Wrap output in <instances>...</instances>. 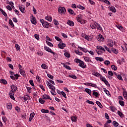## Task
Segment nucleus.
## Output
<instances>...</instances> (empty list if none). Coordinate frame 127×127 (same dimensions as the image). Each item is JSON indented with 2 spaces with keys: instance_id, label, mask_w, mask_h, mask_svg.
<instances>
[{
  "instance_id": "nucleus-5",
  "label": "nucleus",
  "mask_w": 127,
  "mask_h": 127,
  "mask_svg": "<svg viewBox=\"0 0 127 127\" xmlns=\"http://www.w3.org/2000/svg\"><path fill=\"white\" fill-rule=\"evenodd\" d=\"M10 88L12 93H14V92H16V91L17 90V87L16 85H12L10 86Z\"/></svg>"
},
{
  "instance_id": "nucleus-60",
  "label": "nucleus",
  "mask_w": 127,
  "mask_h": 127,
  "mask_svg": "<svg viewBox=\"0 0 127 127\" xmlns=\"http://www.w3.org/2000/svg\"><path fill=\"white\" fill-rule=\"evenodd\" d=\"M86 103L91 105H94V103L93 101L88 100L86 101Z\"/></svg>"
},
{
  "instance_id": "nucleus-22",
  "label": "nucleus",
  "mask_w": 127,
  "mask_h": 127,
  "mask_svg": "<svg viewBox=\"0 0 127 127\" xmlns=\"http://www.w3.org/2000/svg\"><path fill=\"white\" fill-rule=\"evenodd\" d=\"M49 88L51 90H52L53 92H55V90H56V88L55 87V86L51 84L49 87Z\"/></svg>"
},
{
  "instance_id": "nucleus-33",
  "label": "nucleus",
  "mask_w": 127,
  "mask_h": 127,
  "mask_svg": "<svg viewBox=\"0 0 127 127\" xmlns=\"http://www.w3.org/2000/svg\"><path fill=\"white\" fill-rule=\"evenodd\" d=\"M41 67L44 69H47L48 68V65L45 64H42L41 65Z\"/></svg>"
},
{
  "instance_id": "nucleus-32",
  "label": "nucleus",
  "mask_w": 127,
  "mask_h": 127,
  "mask_svg": "<svg viewBox=\"0 0 127 127\" xmlns=\"http://www.w3.org/2000/svg\"><path fill=\"white\" fill-rule=\"evenodd\" d=\"M19 72L20 74H21L23 76H25V71H24V70L20 69Z\"/></svg>"
},
{
  "instance_id": "nucleus-28",
  "label": "nucleus",
  "mask_w": 127,
  "mask_h": 127,
  "mask_svg": "<svg viewBox=\"0 0 127 127\" xmlns=\"http://www.w3.org/2000/svg\"><path fill=\"white\" fill-rule=\"evenodd\" d=\"M45 19L49 22H51L52 21V17L50 16H47L45 17Z\"/></svg>"
},
{
  "instance_id": "nucleus-59",
  "label": "nucleus",
  "mask_w": 127,
  "mask_h": 127,
  "mask_svg": "<svg viewBox=\"0 0 127 127\" xmlns=\"http://www.w3.org/2000/svg\"><path fill=\"white\" fill-rule=\"evenodd\" d=\"M46 43L47 44V45H48L49 46H50V47H53V45L51 42L46 41Z\"/></svg>"
},
{
  "instance_id": "nucleus-45",
  "label": "nucleus",
  "mask_w": 127,
  "mask_h": 127,
  "mask_svg": "<svg viewBox=\"0 0 127 127\" xmlns=\"http://www.w3.org/2000/svg\"><path fill=\"white\" fill-rule=\"evenodd\" d=\"M119 102L120 105L121 106H122V107H124L125 106V102H124V101L120 100Z\"/></svg>"
},
{
  "instance_id": "nucleus-34",
  "label": "nucleus",
  "mask_w": 127,
  "mask_h": 127,
  "mask_svg": "<svg viewBox=\"0 0 127 127\" xmlns=\"http://www.w3.org/2000/svg\"><path fill=\"white\" fill-rule=\"evenodd\" d=\"M82 16L81 15H78L77 17H76V19L78 22H79L81 20H82Z\"/></svg>"
},
{
  "instance_id": "nucleus-57",
  "label": "nucleus",
  "mask_w": 127,
  "mask_h": 127,
  "mask_svg": "<svg viewBox=\"0 0 127 127\" xmlns=\"http://www.w3.org/2000/svg\"><path fill=\"white\" fill-rule=\"evenodd\" d=\"M47 76H48V77H49L51 79L53 80L54 76L52 75H51L49 73H48L47 74Z\"/></svg>"
},
{
  "instance_id": "nucleus-37",
  "label": "nucleus",
  "mask_w": 127,
  "mask_h": 127,
  "mask_svg": "<svg viewBox=\"0 0 127 127\" xmlns=\"http://www.w3.org/2000/svg\"><path fill=\"white\" fill-rule=\"evenodd\" d=\"M39 102L40 104H44L45 103V100L40 98L39 99Z\"/></svg>"
},
{
  "instance_id": "nucleus-16",
  "label": "nucleus",
  "mask_w": 127,
  "mask_h": 127,
  "mask_svg": "<svg viewBox=\"0 0 127 127\" xmlns=\"http://www.w3.org/2000/svg\"><path fill=\"white\" fill-rule=\"evenodd\" d=\"M9 95H10V98L13 100H14L15 98H14V93L13 92H9Z\"/></svg>"
},
{
  "instance_id": "nucleus-1",
  "label": "nucleus",
  "mask_w": 127,
  "mask_h": 127,
  "mask_svg": "<svg viewBox=\"0 0 127 127\" xmlns=\"http://www.w3.org/2000/svg\"><path fill=\"white\" fill-rule=\"evenodd\" d=\"M74 62L79 64V66L82 68H85L87 67L86 64L82 61L78 59H75L74 60Z\"/></svg>"
},
{
  "instance_id": "nucleus-48",
  "label": "nucleus",
  "mask_w": 127,
  "mask_h": 127,
  "mask_svg": "<svg viewBox=\"0 0 127 127\" xmlns=\"http://www.w3.org/2000/svg\"><path fill=\"white\" fill-rule=\"evenodd\" d=\"M100 79L102 81L104 82L107 80L106 78L104 77L102 75H101V77H100Z\"/></svg>"
},
{
  "instance_id": "nucleus-4",
  "label": "nucleus",
  "mask_w": 127,
  "mask_h": 127,
  "mask_svg": "<svg viewBox=\"0 0 127 127\" xmlns=\"http://www.w3.org/2000/svg\"><path fill=\"white\" fill-rule=\"evenodd\" d=\"M19 9L22 13H25V12H26L25 8H24V6H23V5H19Z\"/></svg>"
},
{
  "instance_id": "nucleus-23",
  "label": "nucleus",
  "mask_w": 127,
  "mask_h": 127,
  "mask_svg": "<svg viewBox=\"0 0 127 127\" xmlns=\"http://www.w3.org/2000/svg\"><path fill=\"white\" fill-rule=\"evenodd\" d=\"M98 38L101 42L104 41V38L101 34L98 35Z\"/></svg>"
},
{
  "instance_id": "nucleus-41",
  "label": "nucleus",
  "mask_w": 127,
  "mask_h": 127,
  "mask_svg": "<svg viewBox=\"0 0 127 127\" xmlns=\"http://www.w3.org/2000/svg\"><path fill=\"white\" fill-rule=\"evenodd\" d=\"M9 24L12 27H14V24H13V22L11 19L9 20Z\"/></svg>"
},
{
  "instance_id": "nucleus-42",
  "label": "nucleus",
  "mask_w": 127,
  "mask_h": 127,
  "mask_svg": "<svg viewBox=\"0 0 127 127\" xmlns=\"http://www.w3.org/2000/svg\"><path fill=\"white\" fill-rule=\"evenodd\" d=\"M118 114L122 118H124V114L120 111H118Z\"/></svg>"
},
{
  "instance_id": "nucleus-64",
  "label": "nucleus",
  "mask_w": 127,
  "mask_h": 127,
  "mask_svg": "<svg viewBox=\"0 0 127 127\" xmlns=\"http://www.w3.org/2000/svg\"><path fill=\"white\" fill-rule=\"evenodd\" d=\"M108 74L111 76H113L114 75V73L112 71V70L108 71Z\"/></svg>"
},
{
  "instance_id": "nucleus-56",
  "label": "nucleus",
  "mask_w": 127,
  "mask_h": 127,
  "mask_svg": "<svg viewBox=\"0 0 127 127\" xmlns=\"http://www.w3.org/2000/svg\"><path fill=\"white\" fill-rule=\"evenodd\" d=\"M29 82L30 83V84L32 86H34V83H33V80L31 79L29 81Z\"/></svg>"
},
{
  "instance_id": "nucleus-15",
  "label": "nucleus",
  "mask_w": 127,
  "mask_h": 127,
  "mask_svg": "<svg viewBox=\"0 0 127 127\" xmlns=\"http://www.w3.org/2000/svg\"><path fill=\"white\" fill-rule=\"evenodd\" d=\"M35 115V114L34 113H31L30 115V118L29 119V121L31 122L32 120L33 119V118H34V116Z\"/></svg>"
},
{
  "instance_id": "nucleus-31",
  "label": "nucleus",
  "mask_w": 127,
  "mask_h": 127,
  "mask_svg": "<svg viewBox=\"0 0 127 127\" xmlns=\"http://www.w3.org/2000/svg\"><path fill=\"white\" fill-rule=\"evenodd\" d=\"M0 11L1 12V13L2 14V15L5 16V17H6L7 16V14H6V13L1 8H0Z\"/></svg>"
},
{
  "instance_id": "nucleus-35",
  "label": "nucleus",
  "mask_w": 127,
  "mask_h": 127,
  "mask_svg": "<svg viewBox=\"0 0 127 127\" xmlns=\"http://www.w3.org/2000/svg\"><path fill=\"white\" fill-rule=\"evenodd\" d=\"M75 53L76 54L79 55V56H82L83 54L81 52H79L78 50H75Z\"/></svg>"
},
{
  "instance_id": "nucleus-49",
  "label": "nucleus",
  "mask_w": 127,
  "mask_h": 127,
  "mask_svg": "<svg viewBox=\"0 0 127 127\" xmlns=\"http://www.w3.org/2000/svg\"><path fill=\"white\" fill-rule=\"evenodd\" d=\"M77 7L78 8L81 9V10H83L85 9L84 7L81 6L80 4L78 5L77 6Z\"/></svg>"
},
{
  "instance_id": "nucleus-21",
  "label": "nucleus",
  "mask_w": 127,
  "mask_h": 127,
  "mask_svg": "<svg viewBox=\"0 0 127 127\" xmlns=\"http://www.w3.org/2000/svg\"><path fill=\"white\" fill-rule=\"evenodd\" d=\"M95 59L97 61H99L100 62H102L104 61L103 58L102 57H96Z\"/></svg>"
},
{
  "instance_id": "nucleus-38",
  "label": "nucleus",
  "mask_w": 127,
  "mask_h": 127,
  "mask_svg": "<svg viewBox=\"0 0 127 127\" xmlns=\"http://www.w3.org/2000/svg\"><path fill=\"white\" fill-rule=\"evenodd\" d=\"M41 112L44 114H47L49 113V110L47 109L45 110L44 109H42L41 110Z\"/></svg>"
},
{
  "instance_id": "nucleus-20",
  "label": "nucleus",
  "mask_w": 127,
  "mask_h": 127,
  "mask_svg": "<svg viewBox=\"0 0 127 127\" xmlns=\"http://www.w3.org/2000/svg\"><path fill=\"white\" fill-rule=\"evenodd\" d=\"M96 22H95L94 23H91L90 24V27L92 29H96Z\"/></svg>"
},
{
  "instance_id": "nucleus-55",
  "label": "nucleus",
  "mask_w": 127,
  "mask_h": 127,
  "mask_svg": "<svg viewBox=\"0 0 127 127\" xmlns=\"http://www.w3.org/2000/svg\"><path fill=\"white\" fill-rule=\"evenodd\" d=\"M15 109L18 113L20 112V108H19V107L16 106Z\"/></svg>"
},
{
  "instance_id": "nucleus-11",
  "label": "nucleus",
  "mask_w": 127,
  "mask_h": 127,
  "mask_svg": "<svg viewBox=\"0 0 127 127\" xmlns=\"http://www.w3.org/2000/svg\"><path fill=\"white\" fill-rule=\"evenodd\" d=\"M109 9L111 11H112L113 13L116 12V9H115V7L113 6H109Z\"/></svg>"
},
{
  "instance_id": "nucleus-17",
  "label": "nucleus",
  "mask_w": 127,
  "mask_h": 127,
  "mask_svg": "<svg viewBox=\"0 0 127 127\" xmlns=\"http://www.w3.org/2000/svg\"><path fill=\"white\" fill-rule=\"evenodd\" d=\"M111 51V52H112L113 53L116 55L118 54V50L115 48H112Z\"/></svg>"
},
{
  "instance_id": "nucleus-54",
  "label": "nucleus",
  "mask_w": 127,
  "mask_h": 127,
  "mask_svg": "<svg viewBox=\"0 0 127 127\" xmlns=\"http://www.w3.org/2000/svg\"><path fill=\"white\" fill-rule=\"evenodd\" d=\"M123 96L125 97V98L127 99V92L126 91H124Z\"/></svg>"
},
{
  "instance_id": "nucleus-36",
  "label": "nucleus",
  "mask_w": 127,
  "mask_h": 127,
  "mask_svg": "<svg viewBox=\"0 0 127 127\" xmlns=\"http://www.w3.org/2000/svg\"><path fill=\"white\" fill-rule=\"evenodd\" d=\"M71 120L72 122H76L77 121V118H76V117H75V116H72L71 117Z\"/></svg>"
},
{
  "instance_id": "nucleus-61",
  "label": "nucleus",
  "mask_w": 127,
  "mask_h": 127,
  "mask_svg": "<svg viewBox=\"0 0 127 127\" xmlns=\"http://www.w3.org/2000/svg\"><path fill=\"white\" fill-rule=\"evenodd\" d=\"M54 24L56 26H58V25H59V22L57 20H56V19L54 20Z\"/></svg>"
},
{
  "instance_id": "nucleus-7",
  "label": "nucleus",
  "mask_w": 127,
  "mask_h": 127,
  "mask_svg": "<svg viewBox=\"0 0 127 127\" xmlns=\"http://www.w3.org/2000/svg\"><path fill=\"white\" fill-rule=\"evenodd\" d=\"M42 98L44 100H52V99L50 97L49 95L45 94L42 95Z\"/></svg>"
},
{
  "instance_id": "nucleus-29",
  "label": "nucleus",
  "mask_w": 127,
  "mask_h": 127,
  "mask_svg": "<svg viewBox=\"0 0 127 127\" xmlns=\"http://www.w3.org/2000/svg\"><path fill=\"white\" fill-rule=\"evenodd\" d=\"M85 92H86L87 94H88L90 96H91V90L89 88H85Z\"/></svg>"
},
{
  "instance_id": "nucleus-62",
  "label": "nucleus",
  "mask_w": 127,
  "mask_h": 127,
  "mask_svg": "<svg viewBox=\"0 0 127 127\" xmlns=\"http://www.w3.org/2000/svg\"><path fill=\"white\" fill-rule=\"evenodd\" d=\"M104 64L106 65H108L110 64V62L109 61L106 60L105 61Z\"/></svg>"
},
{
  "instance_id": "nucleus-14",
  "label": "nucleus",
  "mask_w": 127,
  "mask_h": 127,
  "mask_svg": "<svg viewBox=\"0 0 127 127\" xmlns=\"http://www.w3.org/2000/svg\"><path fill=\"white\" fill-rule=\"evenodd\" d=\"M96 28L99 31L102 30V27L100 26V24L97 22L96 23Z\"/></svg>"
},
{
  "instance_id": "nucleus-2",
  "label": "nucleus",
  "mask_w": 127,
  "mask_h": 127,
  "mask_svg": "<svg viewBox=\"0 0 127 127\" xmlns=\"http://www.w3.org/2000/svg\"><path fill=\"white\" fill-rule=\"evenodd\" d=\"M40 21L42 23V26H43L44 28H45L46 29H48L49 27H50L49 23L48 22L44 21V19H40Z\"/></svg>"
},
{
  "instance_id": "nucleus-6",
  "label": "nucleus",
  "mask_w": 127,
  "mask_h": 127,
  "mask_svg": "<svg viewBox=\"0 0 127 127\" xmlns=\"http://www.w3.org/2000/svg\"><path fill=\"white\" fill-rule=\"evenodd\" d=\"M31 22L32 24L34 25H36L37 24L36 18H35V17L33 16V15H32L31 16Z\"/></svg>"
},
{
  "instance_id": "nucleus-40",
  "label": "nucleus",
  "mask_w": 127,
  "mask_h": 127,
  "mask_svg": "<svg viewBox=\"0 0 127 127\" xmlns=\"http://www.w3.org/2000/svg\"><path fill=\"white\" fill-rule=\"evenodd\" d=\"M96 103L100 108L102 109L103 108L102 105L101 104V103L99 101H97L96 102Z\"/></svg>"
},
{
  "instance_id": "nucleus-10",
  "label": "nucleus",
  "mask_w": 127,
  "mask_h": 127,
  "mask_svg": "<svg viewBox=\"0 0 127 127\" xmlns=\"http://www.w3.org/2000/svg\"><path fill=\"white\" fill-rule=\"evenodd\" d=\"M23 99L24 100V102L28 100H30L31 98H30V97L29 96H28V95H24L23 96Z\"/></svg>"
},
{
  "instance_id": "nucleus-19",
  "label": "nucleus",
  "mask_w": 127,
  "mask_h": 127,
  "mask_svg": "<svg viewBox=\"0 0 127 127\" xmlns=\"http://www.w3.org/2000/svg\"><path fill=\"white\" fill-rule=\"evenodd\" d=\"M104 91L105 92V93L109 97H111V94L110 92L106 88H103Z\"/></svg>"
},
{
  "instance_id": "nucleus-58",
  "label": "nucleus",
  "mask_w": 127,
  "mask_h": 127,
  "mask_svg": "<svg viewBox=\"0 0 127 127\" xmlns=\"http://www.w3.org/2000/svg\"><path fill=\"white\" fill-rule=\"evenodd\" d=\"M111 68H112V70H114V71H116L117 69V68L114 64L112 65Z\"/></svg>"
},
{
  "instance_id": "nucleus-46",
  "label": "nucleus",
  "mask_w": 127,
  "mask_h": 127,
  "mask_svg": "<svg viewBox=\"0 0 127 127\" xmlns=\"http://www.w3.org/2000/svg\"><path fill=\"white\" fill-rule=\"evenodd\" d=\"M68 77H70V78H71L72 79H75L77 78V77L75 75L69 74Z\"/></svg>"
},
{
  "instance_id": "nucleus-39",
  "label": "nucleus",
  "mask_w": 127,
  "mask_h": 127,
  "mask_svg": "<svg viewBox=\"0 0 127 127\" xmlns=\"http://www.w3.org/2000/svg\"><path fill=\"white\" fill-rule=\"evenodd\" d=\"M93 95L95 96L96 98H98L99 97V94L98 92L94 91L93 92Z\"/></svg>"
},
{
  "instance_id": "nucleus-3",
  "label": "nucleus",
  "mask_w": 127,
  "mask_h": 127,
  "mask_svg": "<svg viewBox=\"0 0 127 127\" xmlns=\"http://www.w3.org/2000/svg\"><path fill=\"white\" fill-rule=\"evenodd\" d=\"M58 11L60 14H62L63 13L65 14L66 12V9L64 7H60L59 8Z\"/></svg>"
},
{
  "instance_id": "nucleus-24",
  "label": "nucleus",
  "mask_w": 127,
  "mask_h": 127,
  "mask_svg": "<svg viewBox=\"0 0 127 127\" xmlns=\"http://www.w3.org/2000/svg\"><path fill=\"white\" fill-rule=\"evenodd\" d=\"M123 63H125V59L124 58H122L121 60H118V63L120 64H123Z\"/></svg>"
},
{
  "instance_id": "nucleus-53",
  "label": "nucleus",
  "mask_w": 127,
  "mask_h": 127,
  "mask_svg": "<svg viewBox=\"0 0 127 127\" xmlns=\"http://www.w3.org/2000/svg\"><path fill=\"white\" fill-rule=\"evenodd\" d=\"M15 48H16V50H17V51H19V50H20V46H19L18 44H15Z\"/></svg>"
},
{
  "instance_id": "nucleus-27",
  "label": "nucleus",
  "mask_w": 127,
  "mask_h": 127,
  "mask_svg": "<svg viewBox=\"0 0 127 127\" xmlns=\"http://www.w3.org/2000/svg\"><path fill=\"white\" fill-rule=\"evenodd\" d=\"M0 82L1 83H3L4 85H6L7 84V81H6V80L3 79H1L0 80Z\"/></svg>"
},
{
  "instance_id": "nucleus-12",
  "label": "nucleus",
  "mask_w": 127,
  "mask_h": 127,
  "mask_svg": "<svg viewBox=\"0 0 127 127\" xmlns=\"http://www.w3.org/2000/svg\"><path fill=\"white\" fill-rule=\"evenodd\" d=\"M78 49H79L80 51L83 52L85 53H86L88 52V50L86 49H85V48H82L79 46L78 47Z\"/></svg>"
},
{
  "instance_id": "nucleus-8",
  "label": "nucleus",
  "mask_w": 127,
  "mask_h": 127,
  "mask_svg": "<svg viewBox=\"0 0 127 127\" xmlns=\"http://www.w3.org/2000/svg\"><path fill=\"white\" fill-rule=\"evenodd\" d=\"M58 47L61 49H64V48L65 47V44L64 43L60 42L59 44H58Z\"/></svg>"
},
{
  "instance_id": "nucleus-52",
  "label": "nucleus",
  "mask_w": 127,
  "mask_h": 127,
  "mask_svg": "<svg viewBox=\"0 0 127 127\" xmlns=\"http://www.w3.org/2000/svg\"><path fill=\"white\" fill-rule=\"evenodd\" d=\"M67 10H68V12L70 14H71V15L73 14L74 11H73V10H72V9H70V8H68V9H67Z\"/></svg>"
},
{
  "instance_id": "nucleus-18",
  "label": "nucleus",
  "mask_w": 127,
  "mask_h": 127,
  "mask_svg": "<svg viewBox=\"0 0 127 127\" xmlns=\"http://www.w3.org/2000/svg\"><path fill=\"white\" fill-rule=\"evenodd\" d=\"M84 60L87 63L92 62L91 59L89 57H86L84 58Z\"/></svg>"
},
{
  "instance_id": "nucleus-50",
  "label": "nucleus",
  "mask_w": 127,
  "mask_h": 127,
  "mask_svg": "<svg viewBox=\"0 0 127 127\" xmlns=\"http://www.w3.org/2000/svg\"><path fill=\"white\" fill-rule=\"evenodd\" d=\"M104 47L105 48V50L108 51L109 53H111V50H110L109 48H108L106 46H104Z\"/></svg>"
},
{
  "instance_id": "nucleus-26",
  "label": "nucleus",
  "mask_w": 127,
  "mask_h": 127,
  "mask_svg": "<svg viewBox=\"0 0 127 127\" xmlns=\"http://www.w3.org/2000/svg\"><path fill=\"white\" fill-rule=\"evenodd\" d=\"M12 106V105L11 104V103H7V104L6 107H7V108L8 110H11Z\"/></svg>"
},
{
  "instance_id": "nucleus-9",
  "label": "nucleus",
  "mask_w": 127,
  "mask_h": 127,
  "mask_svg": "<svg viewBox=\"0 0 127 127\" xmlns=\"http://www.w3.org/2000/svg\"><path fill=\"white\" fill-rule=\"evenodd\" d=\"M114 46L113 41L112 40H109L108 41V46L113 47Z\"/></svg>"
},
{
  "instance_id": "nucleus-51",
  "label": "nucleus",
  "mask_w": 127,
  "mask_h": 127,
  "mask_svg": "<svg viewBox=\"0 0 127 127\" xmlns=\"http://www.w3.org/2000/svg\"><path fill=\"white\" fill-rule=\"evenodd\" d=\"M64 55L65 56V57L67 58H69L70 57V54L67 52L64 53Z\"/></svg>"
},
{
  "instance_id": "nucleus-63",
  "label": "nucleus",
  "mask_w": 127,
  "mask_h": 127,
  "mask_svg": "<svg viewBox=\"0 0 127 127\" xmlns=\"http://www.w3.org/2000/svg\"><path fill=\"white\" fill-rule=\"evenodd\" d=\"M104 82L107 87H109L110 86V83L107 80L106 81H105Z\"/></svg>"
},
{
  "instance_id": "nucleus-44",
  "label": "nucleus",
  "mask_w": 127,
  "mask_h": 127,
  "mask_svg": "<svg viewBox=\"0 0 127 127\" xmlns=\"http://www.w3.org/2000/svg\"><path fill=\"white\" fill-rule=\"evenodd\" d=\"M93 75L96 76V77H101V76L102 75L101 74H100L98 72H94L93 73Z\"/></svg>"
},
{
  "instance_id": "nucleus-13",
  "label": "nucleus",
  "mask_w": 127,
  "mask_h": 127,
  "mask_svg": "<svg viewBox=\"0 0 127 127\" xmlns=\"http://www.w3.org/2000/svg\"><path fill=\"white\" fill-rule=\"evenodd\" d=\"M44 49L46 50L47 52L50 53L51 54L53 53V52L52 51V50L49 48V47L47 46L44 47Z\"/></svg>"
},
{
  "instance_id": "nucleus-30",
  "label": "nucleus",
  "mask_w": 127,
  "mask_h": 127,
  "mask_svg": "<svg viewBox=\"0 0 127 127\" xmlns=\"http://www.w3.org/2000/svg\"><path fill=\"white\" fill-rule=\"evenodd\" d=\"M67 24L69 25V26H72L73 27L74 26V23L73 21H70V20H68L67 21Z\"/></svg>"
},
{
  "instance_id": "nucleus-43",
  "label": "nucleus",
  "mask_w": 127,
  "mask_h": 127,
  "mask_svg": "<svg viewBox=\"0 0 127 127\" xmlns=\"http://www.w3.org/2000/svg\"><path fill=\"white\" fill-rule=\"evenodd\" d=\"M113 125L115 127H118L119 126V123L115 121H113Z\"/></svg>"
},
{
  "instance_id": "nucleus-25",
  "label": "nucleus",
  "mask_w": 127,
  "mask_h": 127,
  "mask_svg": "<svg viewBox=\"0 0 127 127\" xmlns=\"http://www.w3.org/2000/svg\"><path fill=\"white\" fill-rule=\"evenodd\" d=\"M62 64L64 65V68H66L68 70H71V68L69 65H66L64 63H62Z\"/></svg>"
},
{
  "instance_id": "nucleus-47",
  "label": "nucleus",
  "mask_w": 127,
  "mask_h": 127,
  "mask_svg": "<svg viewBox=\"0 0 127 127\" xmlns=\"http://www.w3.org/2000/svg\"><path fill=\"white\" fill-rule=\"evenodd\" d=\"M117 28L122 32H124V28L122 26L118 25Z\"/></svg>"
}]
</instances>
